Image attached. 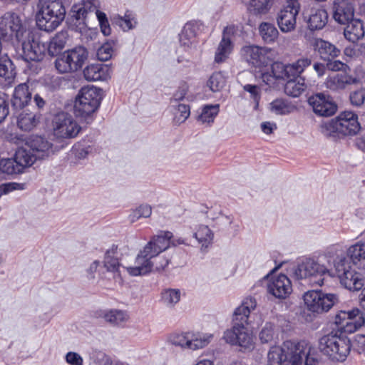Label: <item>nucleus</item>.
<instances>
[{"label":"nucleus","mask_w":365,"mask_h":365,"mask_svg":"<svg viewBox=\"0 0 365 365\" xmlns=\"http://www.w3.org/2000/svg\"><path fill=\"white\" fill-rule=\"evenodd\" d=\"M292 269L296 279H309L310 283L320 286L326 274L339 277L341 285L349 290H359L365 285V278L352 268L346 255L337 256L335 259L327 255L318 259L303 258Z\"/></svg>","instance_id":"nucleus-1"},{"label":"nucleus","mask_w":365,"mask_h":365,"mask_svg":"<svg viewBox=\"0 0 365 365\" xmlns=\"http://www.w3.org/2000/svg\"><path fill=\"white\" fill-rule=\"evenodd\" d=\"M257 306L255 297L245 298L242 304L235 309L232 317V326L224 332L223 339L227 344L238 346L244 349L253 348L252 335L246 327L251 310Z\"/></svg>","instance_id":"nucleus-2"},{"label":"nucleus","mask_w":365,"mask_h":365,"mask_svg":"<svg viewBox=\"0 0 365 365\" xmlns=\"http://www.w3.org/2000/svg\"><path fill=\"white\" fill-rule=\"evenodd\" d=\"M336 115L335 119L322 122L320 131L326 137L341 138L354 135L360 132V137L355 140L356 146L365 152V130H362L358 120V115Z\"/></svg>","instance_id":"nucleus-3"},{"label":"nucleus","mask_w":365,"mask_h":365,"mask_svg":"<svg viewBox=\"0 0 365 365\" xmlns=\"http://www.w3.org/2000/svg\"><path fill=\"white\" fill-rule=\"evenodd\" d=\"M38 8L36 21L41 31H53L65 19L66 11L61 0H40Z\"/></svg>","instance_id":"nucleus-4"},{"label":"nucleus","mask_w":365,"mask_h":365,"mask_svg":"<svg viewBox=\"0 0 365 365\" xmlns=\"http://www.w3.org/2000/svg\"><path fill=\"white\" fill-rule=\"evenodd\" d=\"M351 340L343 334H328L319 340L318 349L331 361H344L351 349Z\"/></svg>","instance_id":"nucleus-5"},{"label":"nucleus","mask_w":365,"mask_h":365,"mask_svg":"<svg viewBox=\"0 0 365 365\" xmlns=\"http://www.w3.org/2000/svg\"><path fill=\"white\" fill-rule=\"evenodd\" d=\"M304 342L294 340L284 341L282 346H272L267 354V365H300V353L303 352Z\"/></svg>","instance_id":"nucleus-6"},{"label":"nucleus","mask_w":365,"mask_h":365,"mask_svg":"<svg viewBox=\"0 0 365 365\" xmlns=\"http://www.w3.org/2000/svg\"><path fill=\"white\" fill-rule=\"evenodd\" d=\"M88 58L87 48L77 46L58 56L55 60V67L60 73L75 72L82 68Z\"/></svg>","instance_id":"nucleus-7"},{"label":"nucleus","mask_w":365,"mask_h":365,"mask_svg":"<svg viewBox=\"0 0 365 365\" xmlns=\"http://www.w3.org/2000/svg\"><path fill=\"white\" fill-rule=\"evenodd\" d=\"M149 253H138L133 267H123L130 276H140L152 271L161 272L168 265L170 259L158 254L151 256Z\"/></svg>","instance_id":"nucleus-8"},{"label":"nucleus","mask_w":365,"mask_h":365,"mask_svg":"<svg viewBox=\"0 0 365 365\" xmlns=\"http://www.w3.org/2000/svg\"><path fill=\"white\" fill-rule=\"evenodd\" d=\"M29 30L20 16L14 12H6L0 17V40L9 41L15 38L21 41Z\"/></svg>","instance_id":"nucleus-9"},{"label":"nucleus","mask_w":365,"mask_h":365,"mask_svg":"<svg viewBox=\"0 0 365 365\" xmlns=\"http://www.w3.org/2000/svg\"><path fill=\"white\" fill-rule=\"evenodd\" d=\"M103 91L95 86L83 87L74 102V111L78 114H93L100 106Z\"/></svg>","instance_id":"nucleus-10"},{"label":"nucleus","mask_w":365,"mask_h":365,"mask_svg":"<svg viewBox=\"0 0 365 365\" xmlns=\"http://www.w3.org/2000/svg\"><path fill=\"white\" fill-rule=\"evenodd\" d=\"M303 299L308 311L322 314L328 312L337 303L339 297L336 294L327 293L321 289H313L306 292Z\"/></svg>","instance_id":"nucleus-11"},{"label":"nucleus","mask_w":365,"mask_h":365,"mask_svg":"<svg viewBox=\"0 0 365 365\" xmlns=\"http://www.w3.org/2000/svg\"><path fill=\"white\" fill-rule=\"evenodd\" d=\"M20 56L26 62H38L43 60L46 54V43L41 39L38 32L28 31L24 36Z\"/></svg>","instance_id":"nucleus-12"},{"label":"nucleus","mask_w":365,"mask_h":365,"mask_svg":"<svg viewBox=\"0 0 365 365\" xmlns=\"http://www.w3.org/2000/svg\"><path fill=\"white\" fill-rule=\"evenodd\" d=\"M63 119L53 120V135L60 149L68 145V140L76 138L81 130V127L75 120L72 115H63Z\"/></svg>","instance_id":"nucleus-13"},{"label":"nucleus","mask_w":365,"mask_h":365,"mask_svg":"<svg viewBox=\"0 0 365 365\" xmlns=\"http://www.w3.org/2000/svg\"><path fill=\"white\" fill-rule=\"evenodd\" d=\"M334 323L342 333H353L365 324V314L358 308L341 310L336 314Z\"/></svg>","instance_id":"nucleus-14"},{"label":"nucleus","mask_w":365,"mask_h":365,"mask_svg":"<svg viewBox=\"0 0 365 365\" xmlns=\"http://www.w3.org/2000/svg\"><path fill=\"white\" fill-rule=\"evenodd\" d=\"M300 10L299 0H285V4L277 14V25L283 33L294 31L296 27V17Z\"/></svg>","instance_id":"nucleus-15"},{"label":"nucleus","mask_w":365,"mask_h":365,"mask_svg":"<svg viewBox=\"0 0 365 365\" xmlns=\"http://www.w3.org/2000/svg\"><path fill=\"white\" fill-rule=\"evenodd\" d=\"M25 145L38 160H44L60 150L58 145L53 143L47 137L41 135H31L26 139Z\"/></svg>","instance_id":"nucleus-16"},{"label":"nucleus","mask_w":365,"mask_h":365,"mask_svg":"<svg viewBox=\"0 0 365 365\" xmlns=\"http://www.w3.org/2000/svg\"><path fill=\"white\" fill-rule=\"evenodd\" d=\"M270 53L269 48L255 45L245 46L241 49L242 58L255 68L268 66L271 62Z\"/></svg>","instance_id":"nucleus-17"},{"label":"nucleus","mask_w":365,"mask_h":365,"mask_svg":"<svg viewBox=\"0 0 365 365\" xmlns=\"http://www.w3.org/2000/svg\"><path fill=\"white\" fill-rule=\"evenodd\" d=\"M210 338H212V335L198 338L195 334L189 332L174 333L170 336L169 341L175 346H178L183 349L197 350L206 346L210 343Z\"/></svg>","instance_id":"nucleus-18"},{"label":"nucleus","mask_w":365,"mask_h":365,"mask_svg":"<svg viewBox=\"0 0 365 365\" xmlns=\"http://www.w3.org/2000/svg\"><path fill=\"white\" fill-rule=\"evenodd\" d=\"M307 101L315 114H335L337 111V105L333 98L324 93L312 95Z\"/></svg>","instance_id":"nucleus-19"},{"label":"nucleus","mask_w":365,"mask_h":365,"mask_svg":"<svg viewBox=\"0 0 365 365\" xmlns=\"http://www.w3.org/2000/svg\"><path fill=\"white\" fill-rule=\"evenodd\" d=\"M331 9L334 19L340 24L354 19V7L349 0H334Z\"/></svg>","instance_id":"nucleus-20"},{"label":"nucleus","mask_w":365,"mask_h":365,"mask_svg":"<svg viewBox=\"0 0 365 365\" xmlns=\"http://www.w3.org/2000/svg\"><path fill=\"white\" fill-rule=\"evenodd\" d=\"M236 32L234 26H226L222 32V38L218 45L215 56V61L220 63L225 61L233 48V44L231 41V37L235 35Z\"/></svg>","instance_id":"nucleus-21"},{"label":"nucleus","mask_w":365,"mask_h":365,"mask_svg":"<svg viewBox=\"0 0 365 365\" xmlns=\"http://www.w3.org/2000/svg\"><path fill=\"white\" fill-rule=\"evenodd\" d=\"M171 238H173V233L169 231L154 236L144 247L143 250L140 251V253H149L148 255L151 256H156L170 247Z\"/></svg>","instance_id":"nucleus-22"},{"label":"nucleus","mask_w":365,"mask_h":365,"mask_svg":"<svg viewBox=\"0 0 365 365\" xmlns=\"http://www.w3.org/2000/svg\"><path fill=\"white\" fill-rule=\"evenodd\" d=\"M268 292L278 299H286L292 292L291 281L284 274L272 279L267 285Z\"/></svg>","instance_id":"nucleus-23"},{"label":"nucleus","mask_w":365,"mask_h":365,"mask_svg":"<svg viewBox=\"0 0 365 365\" xmlns=\"http://www.w3.org/2000/svg\"><path fill=\"white\" fill-rule=\"evenodd\" d=\"M31 99L32 92L28 83H20L15 88L11 99V108L15 112H19L29 105Z\"/></svg>","instance_id":"nucleus-24"},{"label":"nucleus","mask_w":365,"mask_h":365,"mask_svg":"<svg viewBox=\"0 0 365 365\" xmlns=\"http://www.w3.org/2000/svg\"><path fill=\"white\" fill-rule=\"evenodd\" d=\"M346 257L351 264L359 269H365V239L349 247Z\"/></svg>","instance_id":"nucleus-25"},{"label":"nucleus","mask_w":365,"mask_h":365,"mask_svg":"<svg viewBox=\"0 0 365 365\" xmlns=\"http://www.w3.org/2000/svg\"><path fill=\"white\" fill-rule=\"evenodd\" d=\"M68 32L61 31L58 32L48 43H46V53L50 56H59L64 49L68 40Z\"/></svg>","instance_id":"nucleus-26"},{"label":"nucleus","mask_w":365,"mask_h":365,"mask_svg":"<svg viewBox=\"0 0 365 365\" xmlns=\"http://www.w3.org/2000/svg\"><path fill=\"white\" fill-rule=\"evenodd\" d=\"M345 25L344 36L349 41L355 43L364 36L365 29L361 20L354 19Z\"/></svg>","instance_id":"nucleus-27"},{"label":"nucleus","mask_w":365,"mask_h":365,"mask_svg":"<svg viewBox=\"0 0 365 365\" xmlns=\"http://www.w3.org/2000/svg\"><path fill=\"white\" fill-rule=\"evenodd\" d=\"M247 11L256 16L268 14L275 4V0H244Z\"/></svg>","instance_id":"nucleus-28"},{"label":"nucleus","mask_w":365,"mask_h":365,"mask_svg":"<svg viewBox=\"0 0 365 365\" xmlns=\"http://www.w3.org/2000/svg\"><path fill=\"white\" fill-rule=\"evenodd\" d=\"M304 19L311 31L320 30L327 24L328 14L324 9H312L309 16H304Z\"/></svg>","instance_id":"nucleus-29"},{"label":"nucleus","mask_w":365,"mask_h":365,"mask_svg":"<svg viewBox=\"0 0 365 365\" xmlns=\"http://www.w3.org/2000/svg\"><path fill=\"white\" fill-rule=\"evenodd\" d=\"M108 67L103 63L88 65L83 70V76L88 81H104L107 78Z\"/></svg>","instance_id":"nucleus-30"},{"label":"nucleus","mask_w":365,"mask_h":365,"mask_svg":"<svg viewBox=\"0 0 365 365\" xmlns=\"http://www.w3.org/2000/svg\"><path fill=\"white\" fill-rule=\"evenodd\" d=\"M312 64V60L309 58H301L293 63H289L286 66V78L285 81L289 80H296L300 76L304 69Z\"/></svg>","instance_id":"nucleus-31"},{"label":"nucleus","mask_w":365,"mask_h":365,"mask_svg":"<svg viewBox=\"0 0 365 365\" xmlns=\"http://www.w3.org/2000/svg\"><path fill=\"white\" fill-rule=\"evenodd\" d=\"M314 49L317 51L324 61L331 58H336L340 55V50L335 45L323 39H317L314 44Z\"/></svg>","instance_id":"nucleus-32"},{"label":"nucleus","mask_w":365,"mask_h":365,"mask_svg":"<svg viewBox=\"0 0 365 365\" xmlns=\"http://www.w3.org/2000/svg\"><path fill=\"white\" fill-rule=\"evenodd\" d=\"M103 266L108 272L114 274L118 273V274L120 275L119 268L121 264L120 263V258L118 257V245H113L112 247L106 252Z\"/></svg>","instance_id":"nucleus-33"},{"label":"nucleus","mask_w":365,"mask_h":365,"mask_svg":"<svg viewBox=\"0 0 365 365\" xmlns=\"http://www.w3.org/2000/svg\"><path fill=\"white\" fill-rule=\"evenodd\" d=\"M16 76L15 67L7 55L0 57V78L4 80V86H10Z\"/></svg>","instance_id":"nucleus-34"},{"label":"nucleus","mask_w":365,"mask_h":365,"mask_svg":"<svg viewBox=\"0 0 365 365\" xmlns=\"http://www.w3.org/2000/svg\"><path fill=\"white\" fill-rule=\"evenodd\" d=\"M17 165L22 166V173L27 168L31 167L38 160L34 153L24 147L19 148L14 155Z\"/></svg>","instance_id":"nucleus-35"},{"label":"nucleus","mask_w":365,"mask_h":365,"mask_svg":"<svg viewBox=\"0 0 365 365\" xmlns=\"http://www.w3.org/2000/svg\"><path fill=\"white\" fill-rule=\"evenodd\" d=\"M269 109L276 114H289L297 112V106L286 98H277L269 103Z\"/></svg>","instance_id":"nucleus-36"},{"label":"nucleus","mask_w":365,"mask_h":365,"mask_svg":"<svg viewBox=\"0 0 365 365\" xmlns=\"http://www.w3.org/2000/svg\"><path fill=\"white\" fill-rule=\"evenodd\" d=\"M259 33L262 40L267 43L274 42L279 35L275 26L269 22H262L259 24Z\"/></svg>","instance_id":"nucleus-37"},{"label":"nucleus","mask_w":365,"mask_h":365,"mask_svg":"<svg viewBox=\"0 0 365 365\" xmlns=\"http://www.w3.org/2000/svg\"><path fill=\"white\" fill-rule=\"evenodd\" d=\"M306 88L307 85L304 78L287 81L284 85L285 93L292 97L299 96Z\"/></svg>","instance_id":"nucleus-38"},{"label":"nucleus","mask_w":365,"mask_h":365,"mask_svg":"<svg viewBox=\"0 0 365 365\" xmlns=\"http://www.w3.org/2000/svg\"><path fill=\"white\" fill-rule=\"evenodd\" d=\"M331 82L336 85L338 88H345L349 85H361V78L358 76H351L347 73H341L335 75Z\"/></svg>","instance_id":"nucleus-39"},{"label":"nucleus","mask_w":365,"mask_h":365,"mask_svg":"<svg viewBox=\"0 0 365 365\" xmlns=\"http://www.w3.org/2000/svg\"><path fill=\"white\" fill-rule=\"evenodd\" d=\"M0 173L9 175H14L22 173V166L17 165L13 158H2L0 160Z\"/></svg>","instance_id":"nucleus-40"},{"label":"nucleus","mask_w":365,"mask_h":365,"mask_svg":"<svg viewBox=\"0 0 365 365\" xmlns=\"http://www.w3.org/2000/svg\"><path fill=\"white\" fill-rule=\"evenodd\" d=\"M113 25L118 26L123 31H126L133 29L137 22L133 15L127 11L124 16L116 15L111 19Z\"/></svg>","instance_id":"nucleus-41"},{"label":"nucleus","mask_w":365,"mask_h":365,"mask_svg":"<svg viewBox=\"0 0 365 365\" xmlns=\"http://www.w3.org/2000/svg\"><path fill=\"white\" fill-rule=\"evenodd\" d=\"M104 319L113 326H118L128 320L125 312L119 309H110L103 314Z\"/></svg>","instance_id":"nucleus-42"},{"label":"nucleus","mask_w":365,"mask_h":365,"mask_svg":"<svg viewBox=\"0 0 365 365\" xmlns=\"http://www.w3.org/2000/svg\"><path fill=\"white\" fill-rule=\"evenodd\" d=\"M40 115H18L17 125L24 131H30L39 123Z\"/></svg>","instance_id":"nucleus-43"},{"label":"nucleus","mask_w":365,"mask_h":365,"mask_svg":"<svg viewBox=\"0 0 365 365\" xmlns=\"http://www.w3.org/2000/svg\"><path fill=\"white\" fill-rule=\"evenodd\" d=\"M161 295L163 304L168 307H173L180 301V291L178 289H168L163 291Z\"/></svg>","instance_id":"nucleus-44"},{"label":"nucleus","mask_w":365,"mask_h":365,"mask_svg":"<svg viewBox=\"0 0 365 365\" xmlns=\"http://www.w3.org/2000/svg\"><path fill=\"white\" fill-rule=\"evenodd\" d=\"M299 342H304L306 345L303 346V352L299 354L301 357L300 365H318V359L311 354V346L305 340H302Z\"/></svg>","instance_id":"nucleus-45"},{"label":"nucleus","mask_w":365,"mask_h":365,"mask_svg":"<svg viewBox=\"0 0 365 365\" xmlns=\"http://www.w3.org/2000/svg\"><path fill=\"white\" fill-rule=\"evenodd\" d=\"M152 213V207L148 204H143L133 210L129 215L131 222H135L140 217H149Z\"/></svg>","instance_id":"nucleus-46"},{"label":"nucleus","mask_w":365,"mask_h":365,"mask_svg":"<svg viewBox=\"0 0 365 365\" xmlns=\"http://www.w3.org/2000/svg\"><path fill=\"white\" fill-rule=\"evenodd\" d=\"M275 336L274 325L272 322H266L259 334L260 341L268 344L273 341Z\"/></svg>","instance_id":"nucleus-47"},{"label":"nucleus","mask_w":365,"mask_h":365,"mask_svg":"<svg viewBox=\"0 0 365 365\" xmlns=\"http://www.w3.org/2000/svg\"><path fill=\"white\" fill-rule=\"evenodd\" d=\"M225 85V80L220 73H213L209 78L207 86L213 92L220 91Z\"/></svg>","instance_id":"nucleus-48"},{"label":"nucleus","mask_w":365,"mask_h":365,"mask_svg":"<svg viewBox=\"0 0 365 365\" xmlns=\"http://www.w3.org/2000/svg\"><path fill=\"white\" fill-rule=\"evenodd\" d=\"M193 237L197 240L199 242H210L213 238V233L207 226L200 227V229L193 233Z\"/></svg>","instance_id":"nucleus-49"},{"label":"nucleus","mask_w":365,"mask_h":365,"mask_svg":"<svg viewBox=\"0 0 365 365\" xmlns=\"http://www.w3.org/2000/svg\"><path fill=\"white\" fill-rule=\"evenodd\" d=\"M97 19L99 21L101 32L104 36H109L111 34V28L109 24L106 14L101 11H97Z\"/></svg>","instance_id":"nucleus-50"},{"label":"nucleus","mask_w":365,"mask_h":365,"mask_svg":"<svg viewBox=\"0 0 365 365\" xmlns=\"http://www.w3.org/2000/svg\"><path fill=\"white\" fill-rule=\"evenodd\" d=\"M350 102L353 106H361L365 102V88H361L349 95Z\"/></svg>","instance_id":"nucleus-51"},{"label":"nucleus","mask_w":365,"mask_h":365,"mask_svg":"<svg viewBox=\"0 0 365 365\" xmlns=\"http://www.w3.org/2000/svg\"><path fill=\"white\" fill-rule=\"evenodd\" d=\"M286 66L281 62H274L272 64L271 71L272 74L277 80H283L286 78Z\"/></svg>","instance_id":"nucleus-52"},{"label":"nucleus","mask_w":365,"mask_h":365,"mask_svg":"<svg viewBox=\"0 0 365 365\" xmlns=\"http://www.w3.org/2000/svg\"><path fill=\"white\" fill-rule=\"evenodd\" d=\"M327 69L332 71H344L346 72L347 69H349V66L339 60H335V58H329L327 60Z\"/></svg>","instance_id":"nucleus-53"},{"label":"nucleus","mask_w":365,"mask_h":365,"mask_svg":"<svg viewBox=\"0 0 365 365\" xmlns=\"http://www.w3.org/2000/svg\"><path fill=\"white\" fill-rule=\"evenodd\" d=\"M244 90L250 94V98L255 102V108L259 106V101L260 99V88L256 85L246 84L244 86Z\"/></svg>","instance_id":"nucleus-54"},{"label":"nucleus","mask_w":365,"mask_h":365,"mask_svg":"<svg viewBox=\"0 0 365 365\" xmlns=\"http://www.w3.org/2000/svg\"><path fill=\"white\" fill-rule=\"evenodd\" d=\"M112 52V48L108 43H106L98 49L97 56L101 61H106L110 58Z\"/></svg>","instance_id":"nucleus-55"},{"label":"nucleus","mask_w":365,"mask_h":365,"mask_svg":"<svg viewBox=\"0 0 365 365\" xmlns=\"http://www.w3.org/2000/svg\"><path fill=\"white\" fill-rule=\"evenodd\" d=\"M196 35V29L194 24L192 23H187L181 33L179 34V37L180 38H187L189 39L193 40Z\"/></svg>","instance_id":"nucleus-56"},{"label":"nucleus","mask_w":365,"mask_h":365,"mask_svg":"<svg viewBox=\"0 0 365 365\" xmlns=\"http://www.w3.org/2000/svg\"><path fill=\"white\" fill-rule=\"evenodd\" d=\"M65 359L70 365H83V359L78 353L69 351Z\"/></svg>","instance_id":"nucleus-57"},{"label":"nucleus","mask_w":365,"mask_h":365,"mask_svg":"<svg viewBox=\"0 0 365 365\" xmlns=\"http://www.w3.org/2000/svg\"><path fill=\"white\" fill-rule=\"evenodd\" d=\"M99 2L98 0H86L83 2L81 4L83 7H84L86 13L88 14L91 12H95L97 15Z\"/></svg>","instance_id":"nucleus-58"},{"label":"nucleus","mask_w":365,"mask_h":365,"mask_svg":"<svg viewBox=\"0 0 365 365\" xmlns=\"http://www.w3.org/2000/svg\"><path fill=\"white\" fill-rule=\"evenodd\" d=\"M187 89L188 86L186 83H184L180 85L178 91L175 93L173 99L171 101V103H178L179 101L182 100L187 94Z\"/></svg>","instance_id":"nucleus-59"},{"label":"nucleus","mask_w":365,"mask_h":365,"mask_svg":"<svg viewBox=\"0 0 365 365\" xmlns=\"http://www.w3.org/2000/svg\"><path fill=\"white\" fill-rule=\"evenodd\" d=\"M354 343L357 351L365 355V335L356 334L354 336Z\"/></svg>","instance_id":"nucleus-60"},{"label":"nucleus","mask_w":365,"mask_h":365,"mask_svg":"<svg viewBox=\"0 0 365 365\" xmlns=\"http://www.w3.org/2000/svg\"><path fill=\"white\" fill-rule=\"evenodd\" d=\"M72 17L75 18L76 20H83L87 14L85 11L84 7L81 6L74 5L71 9Z\"/></svg>","instance_id":"nucleus-61"},{"label":"nucleus","mask_w":365,"mask_h":365,"mask_svg":"<svg viewBox=\"0 0 365 365\" xmlns=\"http://www.w3.org/2000/svg\"><path fill=\"white\" fill-rule=\"evenodd\" d=\"M20 184L17 182H6L0 185V193L1 195L7 194L13 190L17 189Z\"/></svg>","instance_id":"nucleus-62"},{"label":"nucleus","mask_w":365,"mask_h":365,"mask_svg":"<svg viewBox=\"0 0 365 365\" xmlns=\"http://www.w3.org/2000/svg\"><path fill=\"white\" fill-rule=\"evenodd\" d=\"M219 104H207L205 105L202 107V112L200 114H218L219 110Z\"/></svg>","instance_id":"nucleus-63"},{"label":"nucleus","mask_w":365,"mask_h":365,"mask_svg":"<svg viewBox=\"0 0 365 365\" xmlns=\"http://www.w3.org/2000/svg\"><path fill=\"white\" fill-rule=\"evenodd\" d=\"M33 99L36 107L39 110H43L47 106L46 101L38 93L34 94Z\"/></svg>","instance_id":"nucleus-64"}]
</instances>
